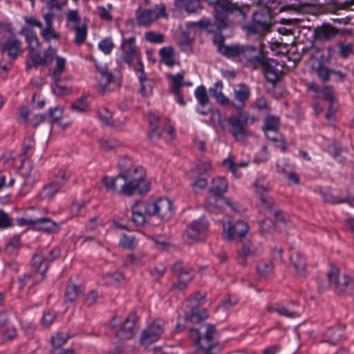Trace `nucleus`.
<instances>
[{
	"label": "nucleus",
	"mask_w": 354,
	"mask_h": 354,
	"mask_svg": "<svg viewBox=\"0 0 354 354\" xmlns=\"http://www.w3.org/2000/svg\"><path fill=\"white\" fill-rule=\"evenodd\" d=\"M118 167L120 173L117 176H104L102 179L107 190L126 196L136 193L142 194L149 190L150 183L146 179V172L142 166L124 157L120 159Z\"/></svg>",
	"instance_id": "f257e3e1"
},
{
	"label": "nucleus",
	"mask_w": 354,
	"mask_h": 354,
	"mask_svg": "<svg viewBox=\"0 0 354 354\" xmlns=\"http://www.w3.org/2000/svg\"><path fill=\"white\" fill-rule=\"evenodd\" d=\"M222 89V82H217L214 87L209 88V91L219 104L225 106H232L237 111H241L245 107L246 102L251 95L249 86L243 83L238 84L234 86L233 102L223 94Z\"/></svg>",
	"instance_id": "f03ea898"
},
{
	"label": "nucleus",
	"mask_w": 354,
	"mask_h": 354,
	"mask_svg": "<svg viewBox=\"0 0 354 354\" xmlns=\"http://www.w3.org/2000/svg\"><path fill=\"white\" fill-rule=\"evenodd\" d=\"M329 283L319 284L323 290L333 286L339 295L351 293L354 290V278L346 273H341L337 268H332L327 274Z\"/></svg>",
	"instance_id": "7ed1b4c3"
},
{
	"label": "nucleus",
	"mask_w": 354,
	"mask_h": 354,
	"mask_svg": "<svg viewBox=\"0 0 354 354\" xmlns=\"http://www.w3.org/2000/svg\"><path fill=\"white\" fill-rule=\"evenodd\" d=\"M272 17L267 9L261 10L253 14L252 24L244 27L248 36L256 35L261 38L270 31Z\"/></svg>",
	"instance_id": "20e7f679"
},
{
	"label": "nucleus",
	"mask_w": 354,
	"mask_h": 354,
	"mask_svg": "<svg viewBox=\"0 0 354 354\" xmlns=\"http://www.w3.org/2000/svg\"><path fill=\"white\" fill-rule=\"evenodd\" d=\"M136 318L133 315L125 317L115 316L111 321V327L115 330V335L120 340H127L133 336Z\"/></svg>",
	"instance_id": "39448f33"
},
{
	"label": "nucleus",
	"mask_w": 354,
	"mask_h": 354,
	"mask_svg": "<svg viewBox=\"0 0 354 354\" xmlns=\"http://www.w3.org/2000/svg\"><path fill=\"white\" fill-rule=\"evenodd\" d=\"M145 214L149 216H157L161 220L167 221L173 215L172 203L165 198L145 203Z\"/></svg>",
	"instance_id": "423d86ee"
},
{
	"label": "nucleus",
	"mask_w": 354,
	"mask_h": 354,
	"mask_svg": "<svg viewBox=\"0 0 354 354\" xmlns=\"http://www.w3.org/2000/svg\"><path fill=\"white\" fill-rule=\"evenodd\" d=\"M136 17L139 26H148L160 17L167 19L168 14L166 11L165 5L159 3L156 6L154 10L142 9L139 8L136 12Z\"/></svg>",
	"instance_id": "0eeeda50"
},
{
	"label": "nucleus",
	"mask_w": 354,
	"mask_h": 354,
	"mask_svg": "<svg viewBox=\"0 0 354 354\" xmlns=\"http://www.w3.org/2000/svg\"><path fill=\"white\" fill-rule=\"evenodd\" d=\"M165 330V322L156 320L142 331L140 337L141 346L147 348L150 344L156 342L161 337Z\"/></svg>",
	"instance_id": "6e6552de"
},
{
	"label": "nucleus",
	"mask_w": 354,
	"mask_h": 354,
	"mask_svg": "<svg viewBox=\"0 0 354 354\" xmlns=\"http://www.w3.org/2000/svg\"><path fill=\"white\" fill-rule=\"evenodd\" d=\"M95 67L100 74V86L104 91H113L120 86V80L109 71L105 63L93 59Z\"/></svg>",
	"instance_id": "1a4fd4ad"
},
{
	"label": "nucleus",
	"mask_w": 354,
	"mask_h": 354,
	"mask_svg": "<svg viewBox=\"0 0 354 354\" xmlns=\"http://www.w3.org/2000/svg\"><path fill=\"white\" fill-rule=\"evenodd\" d=\"M228 184L226 179L223 177H217L212 181V187L210 191L215 196H210L207 202V208L212 210L211 206L221 205L224 202V198L219 197L220 195L224 194L227 189Z\"/></svg>",
	"instance_id": "9d476101"
},
{
	"label": "nucleus",
	"mask_w": 354,
	"mask_h": 354,
	"mask_svg": "<svg viewBox=\"0 0 354 354\" xmlns=\"http://www.w3.org/2000/svg\"><path fill=\"white\" fill-rule=\"evenodd\" d=\"M308 89L315 91L317 97L322 98L328 102L329 106L326 117L328 120H330L337 107L335 103L334 92L333 88L329 86H325L319 88L316 84H310L308 86Z\"/></svg>",
	"instance_id": "9b49d317"
},
{
	"label": "nucleus",
	"mask_w": 354,
	"mask_h": 354,
	"mask_svg": "<svg viewBox=\"0 0 354 354\" xmlns=\"http://www.w3.org/2000/svg\"><path fill=\"white\" fill-rule=\"evenodd\" d=\"M234 8V5L230 1L219 0L218 5L215 7V11H214L215 25L218 30L225 28L228 26L227 14Z\"/></svg>",
	"instance_id": "f8f14e48"
},
{
	"label": "nucleus",
	"mask_w": 354,
	"mask_h": 354,
	"mask_svg": "<svg viewBox=\"0 0 354 354\" xmlns=\"http://www.w3.org/2000/svg\"><path fill=\"white\" fill-rule=\"evenodd\" d=\"M205 333L204 336H201L197 329L189 330V337L197 346H201L209 350H212L214 345L212 343L213 337L216 332L214 326L205 325Z\"/></svg>",
	"instance_id": "ddd939ff"
},
{
	"label": "nucleus",
	"mask_w": 354,
	"mask_h": 354,
	"mask_svg": "<svg viewBox=\"0 0 354 354\" xmlns=\"http://www.w3.org/2000/svg\"><path fill=\"white\" fill-rule=\"evenodd\" d=\"M249 230L248 224L242 221H228L223 223V232L226 239H237L245 236Z\"/></svg>",
	"instance_id": "4468645a"
},
{
	"label": "nucleus",
	"mask_w": 354,
	"mask_h": 354,
	"mask_svg": "<svg viewBox=\"0 0 354 354\" xmlns=\"http://www.w3.org/2000/svg\"><path fill=\"white\" fill-rule=\"evenodd\" d=\"M207 227L208 223L203 219L189 224L186 231L187 241L192 244L202 240Z\"/></svg>",
	"instance_id": "2eb2a0df"
},
{
	"label": "nucleus",
	"mask_w": 354,
	"mask_h": 354,
	"mask_svg": "<svg viewBox=\"0 0 354 354\" xmlns=\"http://www.w3.org/2000/svg\"><path fill=\"white\" fill-rule=\"evenodd\" d=\"M122 51V58L127 64H131L134 61L140 64L138 58V52L136 46V39L132 37L129 39H124L121 44Z\"/></svg>",
	"instance_id": "dca6fc26"
},
{
	"label": "nucleus",
	"mask_w": 354,
	"mask_h": 354,
	"mask_svg": "<svg viewBox=\"0 0 354 354\" xmlns=\"http://www.w3.org/2000/svg\"><path fill=\"white\" fill-rule=\"evenodd\" d=\"M45 25L41 28L40 35L46 42L57 41L60 39L59 32H57L53 27V14L48 12L43 16Z\"/></svg>",
	"instance_id": "f3484780"
},
{
	"label": "nucleus",
	"mask_w": 354,
	"mask_h": 354,
	"mask_svg": "<svg viewBox=\"0 0 354 354\" xmlns=\"http://www.w3.org/2000/svg\"><path fill=\"white\" fill-rule=\"evenodd\" d=\"M173 271L177 274L178 281L174 285V288L182 290L187 286V283L191 281L193 274L189 270L183 267L181 263H176L173 266Z\"/></svg>",
	"instance_id": "a211bd4d"
},
{
	"label": "nucleus",
	"mask_w": 354,
	"mask_h": 354,
	"mask_svg": "<svg viewBox=\"0 0 354 354\" xmlns=\"http://www.w3.org/2000/svg\"><path fill=\"white\" fill-rule=\"evenodd\" d=\"M32 266L36 270L35 277L37 278L34 283H39L44 280V274L48 269V263L44 260L43 256L40 254L35 255L32 258Z\"/></svg>",
	"instance_id": "6ab92c4d"
},
{
	"label": "nucleus",
	"mask_w": 354,
	"mask_h": 354,
	"mask_svg": "<svg viewBox=\"0 0 354 354\" xmlns=\"http://www.w3.org/2000/svg\"><path fill=\"white\" fill-rule=\"evenodd\" d=\"M223 39L219 37L214 39L215 44L218 46V51L223 55L229 58L239 59L241 45H231L227 46L223 44Z\"/></svg>",
	"instance_id": "aec40b11"
},
{
	"label": "nucleus",
	"mask_w": 354,
	"mask_h": 354,
	"mask_svg": "<svg viewBox=\"0 0 354 354\" xmlns=\"http://www.w3.org/2000/svg\"><path fill=\"white\" fill-rule=\"evenodd\" d=\"M291 266L299 277H304L306 274V261L305 258L298 252H292L290 257Z\"/></svg>",
	"instance_id": "412c9836"
},
{
	"label": "nucleus",
	"mask_w": 354,
	"mask_h": 354,
	"mask_svg": "<svg viewBox=\"0 0 354 354\" xmlns=\"http://www.w3.org/2000/svg\"><path fill=\"white\" fill-rule=\"evenodd\" d=\"M256 192L259 194L260 200L266 208H270L273 201L265 193L268 191V185L261 179H257L253 184Z\"/></svg>",
	"instance_id": "4be33fe9"
},
{
	"label": "nucleus",
	"mask_w": 354,
	"mask_h": 354,
	"mask_svg": "<svg viewBox=\"0 0 354 354\" xmlns=\"http://www.w3.org/2000/svg\"><path fill=\"white\" fill-rule=\"evenodd\" d=\"M344 335V327L337 325L329 328L324 334V341L330 344H335L341 341Z\"/></svg>",
	"instance_id": "5701e85b"
},
{
	"label": "nucleus",
	"mask_w": 354,
	"mask_h": 354,
	"mask_svg": "<svg viewBox=\"0 0 354 354\" xmlns=\"http://www.w3.org/2000/svg\"><path fill=\"white\" fill-rule=\"evenodd\" d=\"M34 230L46 233H54L58 231L59 226L50 218L44 217L37 218Z\"/></svg>",
	"instance_id": "b1692460"
},
{
	"label": "nucleus",
	"mask_w": 354,
	"mask_h": 354,
	"mask_svg": "<svg viewBox=\"0 0 354 354\" xmlns=\"http://www.w3.org/2000/svg\"><path fill=\"white\" fill-rule=\"evenodd\" d=\"M228 122L231 127L230 132L237 140H243L246 137V131L242 127L239 120L236 117H231L228 119Z\"/></svg>",
	"instance_id": "393cba45"
},
{
	"label": "nucleus",
	"mask_w": 354,
	"mask_h": 354,
	"mask_svg": "<svg viewBox=\"0 0 354 354\" xmlns=\"http://www.w3.org/2000/svg\"><path fill=\"white\" fill-rule=\"evenodd\" d=\"M21 32L26 36L28 43V49L33 59L37 56V50L39 47V40L38 37L33 32H30L28 28H23Z\"/></svg>",
	"instance_id": "a878e982"
},
{
	"label": "nucleus",
	"mask_w": 354,
	"mask_h": 354,
	"mask_svg": "<svg viewBox=\"0 0 354 354\" xmlns=\"http://www.w3.org/2000/svg\"><path fill=\"white\" fill-rule=\"evenodd\" d=\"M337 33L338 30L329 24H324L318 27L315 30L316 37L318 39L329 40L334 38Z\"/></svg>",
	"instance_id": "bb28decb"
},
{
	"label": "nucleus",
	"mask_w": 354,
	"mask_h": 354,
	"mask_svg": "<svg viewBox=\"0 0 354 354\" xmlns=\"http://www.w3.org/2000/svg\"><path fill=\"white\" fill-rule=\"evenodd\" d=\"M66 70V59L63 57L57 56L55 58V67L50 71V75L53 80L57 82L61 79L62 75Z\"/></svg>",
	"instance_id": "cd10ccee"
},
{
	"label": "nucleus",
	"mask_w": 354,
	"mask_h": 354,
	"mask_svg": "<svg viewBox=\"0 0 354 354\" xmlns=\"http://www.w3.org/2000/svg\"><path fill=\"white\" fill-rule=\"evenodd\" d=\"M2 49L10 57L15 59L21 50V43L19 40L11 38L4 43Z\"/></svg>",
	"instance_id": "c85d7f7f"
},
{
	"label": "nucleus",
	"mask_w": 354,
	"mask_h": 354,
	"mask_svg": "<svg viewBox=\"0 0 354 354\" xmlns=\"http://www.w3.org/2000/svg\"><path fill=\"white\" fill-rule=\"evenodd\" d=\"M158 120V118L154 114L149 115V121L150 129L148 136L149 140L154 143L160 140L162 135V131L159 129L157 124Z\"/></svg>",
	"instance_id": "c756f323"
},
{
	"label": "nucleus",
	"mask_w": 354,
	"mask_h": 354,
	"mask_svg": "<svg viewBox=\"0 0 354 354\" xmlns=\"http://www.w3.org/2000/svg\"><path fill=\"white\" fill-rule=\"evenodd\" d=\"M145 203L136 202L132 207V221L138 225H141L145 223Z\"/></svg>",
	"instance_id": "7c9ffc66"
},
{
	"label": "nucleus",
	"mask_w": 354,
	"mask_h": 354,
	"mask_svg": "<svg viewBox=\"0 0 354 354\" xmlns=\"http://www.w3.org/2000/svg\"><path fill=\"white\" fill-rule=\"evenodd\" d=\"M223 165L231 171L236 178H239L240 175L237 172L238 169L241 167H247L248 166V162L243 161L236 162L235 157L230 156L223 160Z\"/></svg>",
	"instance_id": "2f4dec72"
},
{
	"label": "nucleus",
	"mask_w": 354,
	"mask_h": 354,
	"mask_svg": "<svg viewBox=\"0 0 354 354\" xmlns=\"http://www.w3.org/2000/svg\"><path fill=\"white\" fill-rule=\"evenodd\" d=\"M66 27L69 30L82 24L87 23L86 19H82L77 10H70L66 14Z\"/></svg>",
	"instance_id": "473e14b6"
},
{
	"label": "nucleus",
	"mask_w": 354,
	"mask_h": 354,
	"mask_svg": "<svg viewBox=\"0 0 354 354\" xmlns=\"http://www.w3.org/2000/svg\"><path fill=\"white\" fill-rule=\"evenodd\" d=\"M139 70L141 73L139 76V80L141 83L140 93L143 96L147 97L152 94L153 84L151 80L147 79L143 73L142 64L140 65Z\"/></svg>",
	"instance_id": "72a5a7b5"
},
{
	"label": "nucleus",
	"mask_w": 354,
	"mask_h": 354,
	"mask_svg": "<svg viewBox=\"0 0 354 354\" xmlns=\"http://www.w3.org/2000/svg\"><path fill=\"white\" fill-rule=\"evenodd\" d=\"M75 32L74 42L77 45L84 44L87 37L88 26L87 23L82 24L79 26H75L69 29Z\"/></svg>",
	"instance_id": "f704fd0d"
},
{
	"label": "nucleus",
	"mask_w": 354,
	"mask_h": 354,
	"mask_svg": "<svg viewBox=\"0 0 354 354\" xmlns=\"http://www.w3.org/2000/svg\"><path fill=\"white\" fill-rule=\"evenodd\" d=\"M57 53L56 48H54L51 46H49L46 50L44 53V55L42 57H40L37 54V56L35 57L32 59L34 62L37 64H50L53 62L55 55Z\"/></svg>",
	"instance_id": "c9c22d12"
},
{
	"label": "nucleus",
	"mask_w": 354,
	"mask_h": 354,
	"mask_svg": "<svg viewBox=\"0 0 354 354\" xmlns=\"http://www.w3.org/2000/svg\"><path fill=\"white\" fill-rule=\"evenodd\" d=\"M162 62L167 66L171 67L177 64L174 50L171 47H165L160 50Z\"/></svg>",
	"instance_id": "e433bc0d"
},
{
	"label": "nucleus",
	"mask_w": 354,
	"mask_h": 354,
	"mask_svg": "<svg viewBox=\"0 0 354 354\" xmlns=\"http://www.w3.org/2000/svg\"><path fill=\"white\" fill-rule=\"evenodd\" d=\"M208 317V314L205 308L194 307L191 309L190 314L187 316V319L192 323L198 324Z\"/></svg>",
	"instance_id": "4c0bfd02"
},
{
	"label": "nucleus",
	"mask_w": 354,
	"mask_h": 354,
	"mask_svg": "<svg viewBox=\"0 0 354 354\" xmlns=\"http://www.w3.org/2000/svg\"><path fill=\"white\" fill-rule=\"evenodd\" d=\"M83 289L77 285L69 283L65 292L66 300L70 302L74 301L78 296L82 292Z\"/></svg>",
	"instance_id": "58836bf2"
},
{
	"label": "nucleus",
	"mask_w": 354,
	"mask_h": 354,
	"mask_svg": "<svg viewBox=\"0 0 354 354\" xmlns=\"http://www.w3.org/2000/svg\"><path fill=\"white\" fill-rule=\"evenodd\" d=\"M103 279L106 285L115 286L124 279V277L121 272L115 271L104 274Z\"/></svg>",
	"instance_id": "ea45409f"
},
{
	"label": "nucleus",
	"mask_w": 354,
	"mask_h": 354,
	"mask_svg": "<svg viewBox=\"0 0 354 354\" xmlns=\"http://www.w3.org/2000/svg\"><path fill=\"white\" fill-rule=\"evenodd\" d=\"M168 77L171 82L170 90L171 93H178L185 85V83L183 82L184 75L183 73L169 74Z\"/></svg>",
	"instance_id": "a19ab883"
},
{
	"label": "nucleus",
	"mask_w": 354,
	"mask_h": 354,
	"mask_svg": "<svg viewBox=\"0 0 354 354\" xmlns=\"http://www.w3.org/2000/svg\"><path fill=\"white\" fill-rule=\"evenodd\" d=\"M258 54V50L255 47L250 46L241 45L239 59L241 61H252Z\"/></svg>",
	"instance_id": "79ce46f5"
},
{
	"label": "nucleus",
	"mask_w": 354,
	"mask_h": 354,
	"mask_svg": "<svg viewBox=\"0 0 354 354\" xmlns=\"http://www.w3.org/2000/svg\"><path fill=\"white\" fill-rule=\"evenodd\" d=\"M59 188L60 185L55 181L45 185L40 193L41 198L48 199L52 198L59 191Z\"/></svg>",
	"instance_id": "37998d69"
},
{
	"label": "nucleus",
	"mask_w": 354,
	"mask_h": 354,
	"mask_svg": "<svg viewBox=\"0 0 354 354\" xmlns=\"http://www.w3.org/2000/svg\"><path fill=\"white\" fill-rule=\"evenodd\" d=\"M100 149L106 152L115 151L122 145V143L114 138H103L100 142Z\"/></svg>",
	"instance_id": "c03bdc74"
},
{
	"label": "nucleus",
	"mask_w": 354,
	"mask_h": 354,
	"mask_svg": "<svg viewBox=\"0 0 354 354\" xmlns=\"http://www.w3.org/2000/svg\"><path fill=\"white\" fill-rule=\"evenodd\" d=\"M272 263L269 260H262L257 265V272L262 277H267L272 273Z\"/></svg>",
	"instance_id": "a18cd8bd"
},
{
	"label": "nucleus",
	"mask_w": 354,
	"mask_h": 354,
	"mask_svg": "<svg viewBox=\"0 0 354 354\" xmlns=\"http://www.w3.org/2000/svg\"><path fill=\"white\" fill-rule=\"evenodd\" d=\"M270 311H274L278 313L279 315L282 316H285L286 317H295L298 316V310L296 308H290L286 306H279L277 308H270Z\"/></svg>",
	"instance_id": "49530a36"
},
{
	"label": "nucleus",
	"mask_w": 354,
	"mask_h": 354,
	"mask_svg": "<svg viewBox=\"0 0 354 354\" xmlns=\"http://www.w3.org/2000/svg\"><path fill=\"white\" fill-rule=\"evenodd\" d=\"M279 119L274 116H268L265 121L264 131L268 138L269 131H277L278 130Z\"/></svg>",
	"instance_id": "de8ad7c7"
},
{
	"label": "nucleus",
	"mask_w": 354,
	"mask_h": 354,
	"mask_svg": "<svg viewBox=\"0 0 354 354\" xmlns=\"http://www.w3.org/2000/svg\"><path fill=\"white\" fill-rule=\"evenodd\" d=\"M251 108L259 111H268L270 106L267 100L263 96H259L251 104Z\"/></svg>",
	"instance_id": "09e8293b"
},
{
	"label": "nucleus",
	"mask_w": 354,
	"mask_h": 354,
	"mask_svg": "<svg viewBox=\"0 0 354 354\" xmlns=\"http://www.w3.org/2000/svg\"><path fill=\"white\" fill-rule=\"evenodd\" d=\"M36 279L35 274L34 276H32L30 274H24L18 279V289L21 290L26 286H34L37 285V283L33 284V282H35Z\"/></svg>",
	"instance_id": "8fccbe9b"
},
{
	"label": "nucleus",
	"mask_w": 354,
	"mask_h": 354,
	"mask_svg": "<svg viewBox=\"0 0 354 354\" xmlns=\"http://www.w3.org/2000/svg\"><path fill=\"white\" fill-rule=\"evenodd\" d=\"M288 44L283 41L282 38L279 40H274L270 42V47L272 51L277 53H283L288 51Z\"/></svg>",
	"instance_id": "3c124183"
},
{
	"label": "nucleus",
	"mask_w": 354,
	"mask_h": 354,
	"mask_svg": "<svg viewBox=\"0 0 354 354\" xmlns=\"http://www.w3.org/2000/svg\"><path fill=\"white\" fill-rule=\"evenodd\" d=\"M98 116L103 124L106 125H112L113 124L112 113L107 108H100L98 111Z\"/></svg>",
	"instance_id": "603ef678"
},
{
	"label": "nucleus",
	"mask_w": 354,
	"mask_h": 354,
	"mask_svg": "<svg viewBox=\"0 0 354 354\" xmlns=\"http://www.w3.org/2000/svg\"><path fill=\"white\" fill-rule=\"evenodd\" d=\"M195 97L197 99L198 103L203 106L206 105L209 102L206 89L203 86L196 88L195 90Z\"/></svg>",
	"instance_id": "864d4df0"
},
{
	"label": "nucleus",
	"mask_w": 354,
	"mask_h": 354,
	"mask_svg": "<svg viewBox=\"0 0 354 354\" xmlns=\"http://www.w3.org/2000/svg\"><path fill=\"white\" fill-rule=\"evenodd\" d=\"M69 337L67 335H64L61 333H57L51 338V344L55 349L61 348L68 339Z\"/></svg>",
	"instance_id": "5fc2aeb1"
},
{
	"label": "nucleus",
	"mask_w": 354,
	"mask_h": 354,
	"mask_svg": "<svg viewBox=\"0 0 354 354\" xmlns=\"http://www.w3.org/2000/svg\"><path fill=\"white\" fill-rule=\"evenodd\" d=\"M142 264V257L140 255L131 254H129L124 263L125 267L139 266Z\"/></svg>",
	"instance_id": "6e6d98bb"
},
{
	"label": "nucleus",
	"mask_w": 354,
	"mask_h": 354,
	"mask_svg": "<svg viewBox=\"0 0 354 354\" xmlns=\"http://www.w3.org/2000/svg\"><path fill=\"white\" fill-rule=\"evenodd\" d=\"M185 7L186 11L189 13L196 12L200 9V3L196 0H180Z\"/></svg>",
	"instance_id": "4d7b16f0"
},
{
	"label": "nucleus",
	"mask_w": 354,
	"mask_h": 354,
	"mask_svg": "<svg viewBox=\"0 0 354 354\" xmlns=\"http://www.w3.org/2000/svg\"><path fill=\"white\" fill-rule=\"evenodd\" d=\"M113 47L114 44L110 38H105L98 44L99 49L106 55L110 54Z\"/></svg>",
	"instance_id": "13d9d810"
},
{
	"label": "nucleus",
	"mask_w": 354,
	"mask_h": 354,
	"mask_svg": "<svg viewBox=\"0 0 354 354\" xmlns=\"http://www.w3.org/2000/svg\"><path fill=\"white\" fill-rule=\"evenodd\" d=\"M20 237L19 235L13 236L6 247V252L10 254H13L15 250L19 247Z\"/></svg>",
	"instance_id": "bf43d9fd"
},
{
	"label": "nucleus",
	"mask_w": 354,
	"mask_h": 354,
	"mask_svg": "<svg viewBox=\"0 0 354 354\" xmlns=\"http://www.w3.org/2000/svg\"><path fill=\"white\" fill-rule=\"evenodd\" d=\"M120 244L124 248H132L137 245V240L133 236L123 234L120 238Z\"/></svg>",
	"instance_id": "052dcab7"
},
{
	"label": "nucleus",
	"mask_w": 354,
	"mask_h": 354,
	"mask_svg": "<svg viewBox=\"0 0 354 354\" xmlns=\"http://www.w3.org/2000/svg\"><path fill=\"white\" fill-rule=\"evenodd\" d=\"M338 47L339 55L343 58L348 57L353 53V45L351 44L339 42Z\"/></svg>",
	"instance_id": "680f3d73"
},
{
	"label": "nucleus",
	"mask_w": 354,
	"mask_h": 354,
	"mask_svg": "<svg viewBox=\"0 0 354 354\" xmlns=\"http://www.w3.org/2000/svg\"><path fill=\"white\" fill-rule=\"evenodd\" d=\"M207 185V180L204 178H198L192 184V188L194 193L198 194L204 190Z\"/></svg>",
	"instance_id": "e2e57ef3"
},
{
	"label": "nucleus",
	"mask_w": 354,
	"mask_h": 354,
	"mask_svg": "<svg viewBox=\"0 0 354 354\" xmlns=\"http://www.w3.org/2000/svg\"><path fill=\"white\" fill-rule=\"evenodd\" d=\"M109 9L103 6H100L97 8V15L99 17L106 21H110L112 20V16L111 15V10L112 9V6H108Z\"/></svg>",
	"instance_id": "0e129e2a"
},
{
	"label": "nucleus",
	"mask_w": 354,
	"mask_h": 354,
	"mask_svg": "<svg viewBox=\"0 0 354 354\" xmlns=\"http://www.w3.org/2000/svg\"><path fill=\"white\" fill-rule=\"evenodd\" d=\"M88 106L86 98L82 97L73 104L72 109L77 112H84L87 109Z\"/></svg>",
	"instance_id": "69168bd1"
},
{
	"label": "nucleus",
	"mask_w": 354,
	"mask_h": 354,
	"mask_svg": "<svg viewBox=\"0 0 354 354\" xmlns=\"http://www.w3.org/2000/svg\"><path fill=\"white\" fill-rule=\"evenodd\" d=\"M71 173L66 169H60L55 177V182L60 185V187L69 178Z\"/></svg>",
	"instance_id": "338daca9"
},
{
	"label": "nucleus",
	"mask_w": 354,
	"mask_h": 354,
	"mask_svg": "<svg viewBox=\"0 0 354 354\" xmlns=\"http://www.w3.org/2000/svg\"><path fill=\"white\" fill-rule=\"evenodd\" d=\"M145 36L146 39L151 43L160 44L163 41L164 36L160 33L149 31L147 32Z\"/></svg>",
	"instance_id": "774afa93"
}]
</instances>
